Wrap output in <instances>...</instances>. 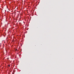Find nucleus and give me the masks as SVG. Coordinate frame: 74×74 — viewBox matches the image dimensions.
Here are the masks:
<instances>
[{
  "mask_svg": "<svg viewBox=\"0 0 74 74\" xmlns=\"http://www.w3.org/2000/svg\"><path fill=\"white\" fill-rule=\"evenodd\" d=\"M8 66L9 67H10V65H8Z\"/></svg>",
  "mask_w": 74,
  "mask_h": 74,
  "instance_id": "nucleus-1",
  "label": "nucleus"
},
{
  "mask_svg": "<svg viewBox=\"0 0 74 74\" xmlns=\"http://www.w3.org/2000/svg\"><path fill=\"white\" fill-rule=\"evenodd\" d=\"M9 59V58H7V59L8 60V59Z\"/></svg>",
  "mask_w": 74,
  "mask_h": 74,
  "instance_id": "nucleus-2",
  "label": "nucleus"
}]
</instances>
